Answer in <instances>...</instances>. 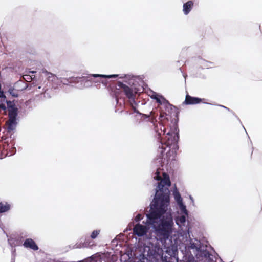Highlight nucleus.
Instances as JSON below:
<instances>
[{"label":"nucleus","mask_w":262,"mask_h":262,"mask_svg":"<svg viewBox=\"0 0 262 262\" xmlns=\"http://www.w3.org/2000/svg\"><path fill=\"white\" fill-rule=\"evenodd\" d=\"M133 107V110H134V113H136L137 114L139 115V116L140 115H141V114L142 113H141L137 108V107H138V105L137 106H136L134 104H131Z\"/></svg>","instance_id":"28"},{"label":"nucleus","mask_w":262,"mask_h":262,"mask_svg":"<svg viewBox=\"0 0 262 262\" xmlns=\"http://www.w3.org/2000/svg\"><path fill=\"white\" fill-rule=\"evenodd\" d=\"M205 99L197 97L191 96L189 95L188 93L185 96V99L184 101L182 103V105H195L198 104L200 103H203L208 105H213L212 103L208 102H205L204 100Z\"/></svg>","instance_id":"9"},{"label":"nucleus","mask_w":262,"mask_h":262,"mask_svg":"<svg viewBox=\"0 0 262 262\" xmlns=\"http://www.w3.org/2000/svg\"><path fill=\"white\" fill-rule=\"evenodd\" d=\"M5 103L6 105H1V109L3 111H9V124L7 128L8 132L14 131L16 129V127L19 121V111L14 101L8 100L6 99Z\"/></svg>","instance_id":"5"},{"label":"nucleus","mask_w":262,"mask_h":262,"mask_svg":"<svg viewBox=\"0 0 262 262\" xmlns=\"http://www.w3.org/2000/svg\"><path fill=\"white\" fill-rule=\"evenodd\" d=\"M151 113H150L149 114H144V113H141L140 116H141V119L142 120H146V121L147 122H151V123H152L154 125H155V119H153V118H150V115H151Z\"/></svg>","instance_id":"16"},{"label":"nucleus","mask_w":262,"mask_h":262,"mask_svg":"<svg viewBox=\"0 0 262 262\" xmlns=\"http://www.w3.org/2000/svg\"><path fill=\"white\" fill-rule=\"evenodd\" d=\"M6 93V91H5L4 90L0 91V99H3L4 100H5V99H6L7 97L5 95Z\"/></svg>","instance_id":"27"},{"label":"nucleus","mask_w":262,"mask_h":262,"mask_svg":"<svg viewBox=\"0 0 262 262\" xmlns=\"http://www.w3.org/2000/svg\"><path fill=\"white\" fill-rule=\"evenodd\" d=\"M194 2L195 0H188L183 3L182 11L184 15H187L189 14L194 7Z\"/></svg>","instance_id":"13"},{"label":"nucleus","mask_w":262,"mask_h":262,"mask_svg":"<svg viewBox=\"0 0 262 262\" xmlns=\"http://www.w3.org/2000/svg\"><path fill=\"white\" fill-rule=\"evenodd\" d=\"M24 86V84H20L18 85V88H22Z\"/></svg>","instance_id":"33"},{"label":"nucleus","mask_w":262,"mask_h":262,"mask_svg":"<svg viewBox=\"0 0 262 262\" xmlns=\"http://www.w3.org/2000/svg\"><path fill=\"white\" fill-rule=\"evenodd\" d=\"M149 251H154L155 252V260L157 259L159 262H174L173 259L178 260V249L177 252L174 253V254L171 255L170 253H167L166 249L163 248L161 246L158 244H155L151 247L148 248Z\"/></svg>","instance_id":"6"},{"label":"nucleus","mask_w":262,"mask_h":262,"mask_svg":"<svg viewBox=\"0 0 262 262\" xmlns=\"http://www.w3.org/2000/svg\"><path fill=\"white\" fill-rule=\"evenodd\" d=\"M97 74H92L89 75L88 76L78 77L79 79H77V84L74 87L79 89H82L84 88H89L92 86V82L96 81L95 79L99 77H95L94 75Z\"/></svg>","instance_id":"8"},{"label":"nucleus","mask_w":262,"mask_h":262,"mask_svg":"<svg viewBox=\"0 0 262 262\" xmlns=\"http://www.w3.org/2000/svg\"><path fill=\"white\" fill-rule=\"evenodd\" d=\"M183 77L186 79V75L185 74H183Z\"/></svg>","instance_id":"37"},{"label":"nucleus","mask_w":262,"mask_h":262,"mask_svg":"<svg viewBox=\"0 0 262 262\" xmlns=\"http://www.w3.org/2000/svg\"><path fill=\"white\" fill-rule=\"evenodd\" d=\"M174 116L175 121L173 125L170 127V130L166 133L168 136V139L166 142L161 141H158V155L157 156L152 163L153 168L152 177L155 181H160L161 179V172L163 171V166L165 161L168 162L171 157L174 158L177 155V152L179 147V129L178 122L179 120L180 110L177 107L174 110Z\"/></svg>","instance_id":"2"},{"label":"nucleus","mask_w":262,"mask_h":262,"mask_svg":"<svg viewBox=\"0 0 262 262\" xmlns=\"http://www.w3.org/2000/svg\"><path fill=\"white\" fill-rule=\"evenodd\" d=\"M149 207V212L146 215V220L145 222L143 221L144 225H142L140 223L137 224L134 227L133 232L138 237H142L146 235L149 230H151L155 233L157 240L161 242V247L165 249L167 244H165L164 241V235L163 234L164 229H162V227L165 225L161 224L160 213H159L157 196L155 192Z\"/></svg>","instance_id":"3"},{"label":"nucleus","mask_w":262,"mask_h":262,"mask_svg":"<svg viewBox=\"0 0 262 262\" xmlns=\"http://www.w3.org/2000/svg\"><path fill=\"white\" fill-rule=\"evenodd\" d=\"M203 62H205V63H212V62H208L207 61H206V60H203Z\"/></svg>","instance_id":"34"},{"label":"nucleus","mask_w":262,"mask_h":262,"mask_svg":"<svg viewBox=\"0 0 262 262\" xmlns=\"http://www.w3.org/2000/svg\"><path fill=\"white\" fill-rule=\"evenodd\" d=\"M134 226V223L133 222L129 223L127 226V227L124 230V233H127L129 231H131Z\"/></svg>","instance_id":"25"},{"label":"nucleus","mask_w":262,"mask_h":262,"mask_svg":"<svg viewBox=\"0 0 262 262\" xmlns=\"http://www.w3.org/2000/svg\"><path fill=\"white\" fill-rule=\"evenodd\" d=\"M31 72L32 73H35V72H34V71H31Z\"/></svg>","instance_id":"42"},{"label":"nucleus","mask_w":262,"mask_h":262,"mask_svg":"<svg viewBox=\"0 0 262 262\" xmlns=\"http://www.w3.org/2000/svg\"><path fill=\"white\" fill-rule=\"evenodd\" d=\"M100 232V230H93L90 235V238L92 239H96L98 235L99 234Z\"/></svg>","instance_id":"24"},{"label":"nucleus","mask_w":262,"mask_h":262,"mask_svg":"<svg viewBox=\"0 0 262 262\" xmlns=\"http://www.w3.org/2000/svg\"><path fill=\"white\" fill-rule=\"evenodd\" d=\"M142 219V215L140 213H138L136 214V215L134 217V221L136 223H138V224H139Z\"/></svg>","instance_id":"26"},{"label":"nucleus","mask_w":262,"mask_h":262,"mask_svg":"<svg viewBox=\"0 0 262 262\" xmlns=\"http://www.w3.org/2000/svg\"><path fill=\"white\" fill-rule=\"evenodd\" d=\"M23 245L25 248H29L34 251H37L39 249L35 242L30 238L26 239L24 242Z\"/></svg>","instance_id":"14"},{"label":"nucleus","mask_w":262,"mask_h":262,"mask_svg":"<svg viewBox=\"0 0 262 262\" xmlns=\"http://www.w3.org/2000/svg\"><path fill=\"white\" fill-rule=\"evenodd\" d=\"M6 101V99H5V100H4L3 99H0V105H5Z\"/></svg>","instance_id":"30"},{"label":"nucleus","mask_w":262,"mask_h":262,"mask_svg":"<svg viewBox=\"0 0 262 262\" xmlns=\"http://www.w3.org/2000/svg\"><path fill=\"white\" fill-rule=\"evenodd\" d=\"M12 260L16 257V249L15 247H11Z\"/></svg>","instance_id":"29"},{"label":"nucleus","mask_w":262,"mask_h":262,"mask_svg":"<svg viewBox=\"0 0 262 262\" xmlns=\"http://www.w3.org/2000/svg\"><path fill=\"white\" fill-rule=\"evenodd\" d=\"M11 209V205L8 202H0V213H4L8 212Z\"/></svg>","instance_id":"15"},{"label":"nucleus","mask_w":262,"mask_h":262,"mask_svg":"<svg viewBox=\"0 0 262 262\" xmlns=\"http://www.w3.org/2000/svg\"><path fill=\"white\" fill-rule=\"evenodd\" d=\"M91 242L89 237H82L75 246L76 248H87L91 246Z\"/></svg>","instance_id":"12"},{"label":"nucleus","mask_w":262,"mask_h":262,"mask_svg":"<svg viewBox=\"0 0 262 262\" xmlns=\"http://www.w3.org/2000/svg\"><path fill=\"white\" fill-rule=\"evenodd\" d=\"M2 78V73L0 71V78Z\"/></svg>","instance_id":"39"},{"label":"nucleus","mask_w":262,"mask_h":262,"mask_svg":"<svg viewBox=\"0 0 262 262\" xmlns=\"http://www.w3.org/2000/svg\"><path fill=\"white\" fill-rule=\"evenodd\" d=\"M9 89L7 92L13 98H18L19 94L18 92L23 91L26 90H31V85H29L27 83L21 81H18L14 83L13 86H11L10 84H6Z\"/></svg>","instance_id":"7"},{"label":"nucleus","mask_w":262,"mask_h":262,"mask_svg":"<svg viewBox=\"0 0 262 262\" xmlns=\"http://www.w3.org/2000/svg\"><path fill=\"white\" fill-rule=\"evenodd\" d=\"M151 99L155 100L158 104L160 105H164L169 103V101L167 100L162 94L156 92H152L150 95Z\"/></svg>","instance_id":"11"},{"label":"nucleus","mask_w":262,"mask_h":262,"mask_svg":"<svg viewBox=\"0 0 262 262\" xmlns=\"http://www.w3.org/2000/svg\"><path fill=\"white\" fill-rule=\"evenodd\" d=\"M18 240L16 238L10 237L8 239L9 245L11 247H15L16 246Z\"/></svg>","instance_id":"22"},{"label":"nucleus","mask_w":262,"mask_h":262,"mask_svg":"<svg viewBox=\"0 0 262 262\" xmlns=\"http://www.w3.org/2000/svg\"><path fill=\"white\" fill-rule=\"evenodd\" d=\"M189 199L191 200V202H192L193 205H194V200L193 198V196L191 195H189Z\"/></svg>","instance_id":"31"},{"label":"nucleus","mask_w":262,"mask_h":262,"mask_svg":"<svg viewBox=\"0 0 262 262\" xmlns=\"http://www.w3.org/2000/svg\"><path fill=\"white\" fill-rule=\"evenodd\" d=\"M161 181L155 184L156 188L154 189L156 195L157 196V202L160 213L161 224L165 225L162 227L164 241L165 244H167L165 249L166 252L171 255L174 254L177 252L178 248L181 249L182 246L186 245L184 243H190V241H193L191 238L192 235L191 231L190 223L187 221L186 215L178 216L175 219L176 224L179 227L178 231L174 227L173 219V212L170 206V191L168 188L170 186L171 182L169 177L164 179L160 180Z\"/></svg>","instance_id":"1"},{"label":"nucleus","mask_w":262,"mask_h":262,"mask_svg":"<svg viewBox=\"0 0 262 262\" xmlns=\"http://www.w3.org/2000/svg\"><path fill=\"white\" fill-rule=\"evenodd\" d=\"M121 79H124V82L119 81L117 84L110 89V95L115 99L116 104L118 103V97L120 94V89L123 91L124 95L127 98L130 104L138 105L135 100L136 94L140 93L141 88L145 90L147 85L146 84L140 76H134L132 74H123L120 76Z\"/></svg>","instance_id":"4"},{"label":"nucleus","mask_w":262,"mask_h":262,"mask_svg":"<svg viewBox=\"0 0 262 262\" xmlns=\"http://www.w3.org/2000/svg\"><path fill=\"white\" fill-rule=\"evenodd\" d=\"M29 101H26L25 102V105L27 106L28 105H29Z\"/></svg>","instance_id":"32"},{"label":"nucleus","mask_w":262,"mask_h":262,"mask_svg":"<svg viewBox=\"0 0 262 262\" xmlns=\"http://www.w3.org/2000/svg\"><path fill=\"white\" fill-rule=\"evenodd\" d=\"M173 197L177 203L183 201V198L177 189L173 191Z\"/></svg>","instance_id":"19"},{"label":"nucleus","mask_w":262,"mask_h":262,"mask_svg":"<svg viewBox=\"0 0 262 262\" xmlns=\"http://www.w3.org/2000/svg\"><path fill=\"white\" fill-rule=\"evenodd\" d=\"M243 128H244V129L245 130H246V129H245V127H244V126L243 125ZM245 131H246V130H245ZM246 134H247V133H246Z\"/></svg>","instance_id":"40"},{"label":"nucleus","mask_w":262,"mask_h":262,"mask_svg":"<svg viewBox=\"0 0 262 262\" xmlns=\"http://www.w3.org/2000/svg\"><path fill=\"white\" fill-rule=\"evenodd\" d=\"M253 149H254V148H253V147H252V151H253ZM252 154H253V151H252V152H251V157H252Z\"/></svg>","instance_id":"36"},{"label":"nucleus","mask_w":262,"mask_h":262,"mask_svg":"<svg viewBox=\"0 0 262 262\" xmlns=\"http://www.w3.org/2000/svg\"><path fill=\"white\" fill-rule=\"evenodd\" d=\"M123 74H110V75H105V74H96L94 75L95 77H99V78H107V79H110L112 78H117L119 77V78L120 76H122Z\"/></svg>","instance_id":"17"},{"label":"nucleus","mask_w":262,"mask_h":262,"mask_svg":"<svg viewBox=\"0 0 262 262\" xmlns=\"http://www.w3.org/2000/svg\"><path fill=\"white\" fill-rule=\"evenodd\" d=\"M15 258H13V260L11 259V261L14 262Z\"/></svg>","instance_id":"38"},{"label":"nucleus","mask_w":262,"mask_h":262,"mask_svg":"<svg viewBox=\"0 0 262 262\" xmlns=\"http://www.w3.org/2000/svg\"><path fill=\"white\" fill-rule=\"evenodd\" d=\"M214 105L218 106L219 107H223V108L228 110L229 112H231L237 119V120L241 122L240 119L238 117V116L235 114V113L232 110H231L229 108H228L225 106H224L223 105H221V104H214Z\"/></svg>","instance_id":"23"},{"label":"nucleus","mask_w":262,"mask_h":262,"mask_svg":"<svg viewBox=\"0 0 262 262\" xmlns=\"http://www.w3.org/2000/svg\"><path fill=\"white\" fill-rule=\"evenodd\" d=\"M181 211L186 216L188 215V211L187 210V207L183 201L177 203Z\"/></svg>","instance_id":"18"},{"label":"nucleus","mask_w":262,"mask_h":262,"mask_svg":"<svg viewBox=\"0 0 262 262\" xmlns=\"http://www.w3.org/2000/svg\"><path fill=\"white\" fill-rule=\"evenodd\" d=\"M22 113H23V114H25V115H27V114L26 110H24L23 112H22Z\"/></svg>","instance_id":"35"},{"label":"nucleus","mask_w":262,"mask_h":262,"mask_svg":"<svg viewBox=\"0 0 262 262\" xmlns=\"http://www.w3.org/2000/svg\"><path fill=\"white\" fill-rule=\"evenodd\" d=\"M61 84L60 83H59V85L60 86V88H61V86H60V85H61Z\"/></svg>","instance_id":"41"},{"label":"nucleus","mask_w":262,"mask_h":262,"mask_svg":"<svg viewBox=\"0 0 262 262\" xmlns=\"http://www.w3.org/2000/svg\"><path fill=\"white\" fill-rule=\"evenodd\" d=\"M58 83H60L63 85H71L74 87V85L77 84V79H79L78 77H70L69 78L60 77L58 78Z\"/></svg>","instance_id":"10"},{"label":"nucleus","mask_w":262,"mask_h":262,"mask_svg":"<svg viewBox=\"0 0 262 262\" xmlns=\"http://www.w3.org/2000/svg\"><path fill=\"white\" fill-rule=\"evenodd\" d=\"M165 109L166 111L169 112V113L172 114L173 112H174V110L177 108V106L171 104L169 102V103H167L164 106Z\"/></svg>","instance_id":"20"},{"label":"nucleus","mask_w":262,"mask_h":262,"mask_svg":"<svg viewBox=\"0 0 262 262\" xmlns=\"http://www.w3.org/2000/svg\"><path fill=\"white\" fill-rule=\"evenodd\" d=\"M99 79H96V81H94L95 83H101L105 87H107L108 79L107 78H98Z\"/></svg>","instance_id":"21"}]
</instances>
